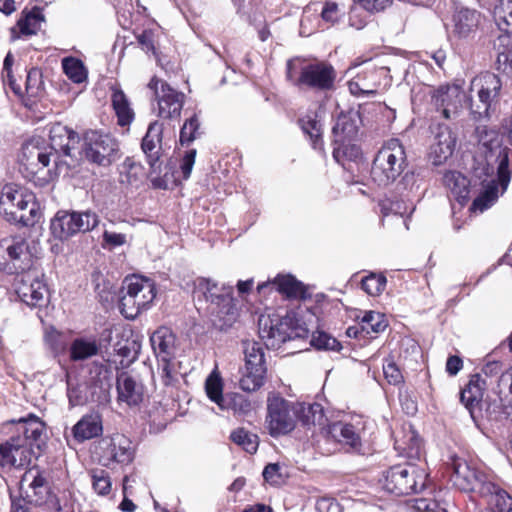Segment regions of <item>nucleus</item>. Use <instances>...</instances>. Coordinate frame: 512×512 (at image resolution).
Wrapping results in <instances>:
<instances>
[{
    "mask_svg": "<svg viewBox=\"0 0 512 512\" xmlns=\"http://www.w3.org/2000/svg\"><path fill=\"white\" fill-rule=\"evenodd\" d=\"M386 277L381 274L371 273L369 276L362 279V289L370 296L380 295L386 286Z\"/></svg>",
    "mask_w": 512,
    "mask_h": 512,
    "instance_id": "obj_49",
    "label": "nucleus"
},
{
    "mask_svg": "<svg viewBox=\"0 0 512 512\" xmlns=\"http://www.w3.org/2000/svg\"><path fill=\"white\" fill-rule=\"evenodd\" d=\"M445 186L450 190L452 196L459 202L464 203L469 196V180L459 172L449 171L443 178Z\"/></svg>",
    "mask_w": 512,
    "mask_h": 512,
    "instance_id": "obj_36",
    "label": "nucleus"
},
{
    "mask_svg": "<svg viewBox=\"0 0 512 512\" xmlns=\"http://www.w3.org/2000/svg\"><path fill=\"white\" fill-rule=\"evenodd\" d=\"M286 75L294 85L315 90L330 89L336 77L330 64L320 61L303 63L298 58L287 62Z\"/></svg>",
    "mask_w": 512,
    "mask_h": 512,
    "instance_id": "obj_5",
    "label": "nucleus"
},
{
    "mask_svg": "<svg viewBox=\"0 0 512 512\" xmlns=\"http://www.w3.org/2000/svg\"><path fill=\"white\" fill-rule=\"evenodd\" d=\"M195 293L203 295L210 303L209 311L218 317L221 328L230 327L236 321L238 309L232 297V286L199 278L195 282Z\"/></svg>",
    "mask_w": 512,
    "mask_h": 512,
    "instance_id": "obj_3",
    "label": "nucleus"
},
{
    "mask_svg": "<svg viewBox=\"0 0 512 512\" xmlns=\"http://www.w3.org/2000/svg\"><path fill=\"white\" fill-rule=\"evenodd\" d=\"M263 477L271 485H280L283 482L280 466L276 463L268 464L263 470Z\"/></svg>",
    "mask_w": 512,
    "mask_h": 512,
    "instance_id": "obj_58",
    "label": "nucleus"
},
{
    "mask_svg": "<svg viewBox=\"0 0 512 512\" xmlns=\"http://www.w3.org/2000/svg\"><path fill=\"white\" fill-rule=\"evenodd\" d=\"M453 21L454 33L460 38H467L475 33L480 21V14L473 9L461 8L455 13Z\"/></svg>",
    "mask_w": 512,
    "mask_h": 512,
    "instance_id": "obj_33",
    "label": "nucleus"
},
{
    "mask_svg": "<svg viewBox=\"0 0 512 512\" xmlns=\"http://www.w3.org/2000/svg\"><path fill=\"white\" fill-rule=\"evenodd\" d=\"M103 239L106 244L113 247L122 246L126 243V235L122 233L105 231Z\"/></svg>",
    "mask_w": 512,
    "mask_h": 512,
    "instance_id": "obj_64",
    "label": "nucleus"
},
{
    "mask_svg": "<svg viewBox=\"0 0 512 512\" xmlns=\"http://www.w3.org/2000/svg\"><path fill=\"white\" fill-rule=\"evenodd\" d=\"M156 297L155 283L148 278L133 275L123 283L120 311L127 319H135Z\"/></svg>",
    "mask_w": 512,
    "mask_h": 512,
    "instance_id": "obj_6",
    "label": "nucleus"
},
{
    "mask_svg": "<svg viewBox=\"0 0 512 512\" xmlns=\"http://www.w3.org/2000/svg\"><path fill=\"white\" fill-rule=\"evenodd\" d=\"M98 216L90 211H58L51 220L50 230L59 240H67L77 233H84L98 225Z\"/></svg>",
    "mask_w": 512,
    "mask_h": 512,
    "instance_id": "obj_10",
    "label": "nucleus"
},
{
    "mask_svg": "<svg viewBox=\"0 0 512 512\" xmlns=\"http://www.w3.org/2000/svg\"><path fill=\"white\" fill-rule=\"evenodd\" d=\"M268 287L275 289L289 298H298L304 294L302 283L291 275H279L273 281L259 284L257 288L258 291L261 292Z\"/></svg>",
    "mask_w": 512,
    "mask_h": 512,
    "instance_id": "obj_32",
    "label": "nucleus"
},
{
    "mask_svg": "<svg viewBox=\"0 0 512 512\" xmlns=\"http://www.w3.org/2000/svg\"><path fill=\"white\" fill-rule=\"evenodd\" d=\"M495 393L502 403L512 405V367L506 372L501 373Z\"/></svg>",
    "mask_w": 512,
    "mask_h": 512,
    "instance_id": "obj_48",
    "label": "nucleus"
},
{
    "mask_svg": "<svg viewBox=\"0 0 512 512\" xmlns=\"http://www.w3.org/2000/svg\"><path fill=\"white\" fill-rule=\"evenodd\" d=\"M103 432L102 420L99 414L84 415L73 427L74 439L81 443L100 436Z\"/></svg>",
    "mask_w": 512,
    "mask_h": 512,
    "instance_id": "obj_28",
    "label": "nucleus"
},
{
    "mask_svg": "<svg viewBox=\"0 0 512 512\" xmlns=\"http://www.w3.org/2000/svg\"><path fill=\"white\" fill-rule=\"evenodd\" d=\"M36 452L25 438L13 435L5 443L0 444V466L22 468L28 466Z\"/></svg>",
    "mask_w": 512,
    "mask_h": 512,
    "instance_id": "obj_17",
    "label": "nucleus"
},
{
    "mask_svg": "<svg viewBox=\"0 0 512 512\" xmlns=\"http://www.w3.org/2000/svg\"><path fill=\"white\" fill-rule=\"evenodd\" d=\"M92 486L99 495H107L110 493L112 483L108 472L102 469L93 470L91 472Z\"/></svg>",
    "mask_w": 512,
    "mask_h": 512,
    "instance_id": "obj_50",
    "label": "nucleus"
},
{
    "mask_svg": "<svg viewBox=\"0 0 512 512\" xmlns=\"http://www.w3.org/2000/svg\"><path fill=\"white\" fill-rule=\"evenodd\" d=\"M342 12L339 9L338 5L334 2H327L325 3L322 12L321 17L322 20L330 23L331 25L338 22V20L341 18Z\"/></svg>",
    "mask_w": 512,
    "mask_h": 512,
    "instance_id": "obj_57",
    "label": "nucleus"
},
{
    "mask_svg": "<svg viewBox=\"0 0 512 512\" xmlns=\"http://www.w3.org/2000/svg\"><path fill=\"white\" fill-rule=\"evenodd\" d=\"M388 326L384 314L375 311L366 312L361 320V330L367 334L383 332Z\"/></svg>",
    "mask_w": 512,
    "mask_h": 512,
    "instance_id": "obj_45",
    "label": "nucleus"
},
{
    "mask_svg": "<svg viewBox=\"0 0 512 512\" xmlns=\"http://www.w3.org/2000/svg\"><path fill=\"white\" fill-rule=\"evenodd\" d=\"M151 346L161 361L170 360L175 350V336L166 327H160L150 337Z\"/></svg>",
    "mask_w": 512,
    "mask_h": 512,
    "instance_id": "obj_31",
    "label": "nucleus"
},
{
    "mask_svg": "<svg viewBox=\"0 0 512 512\" xmlns=\"http://www.w3.org/2000/svg\"><path fill=\"white\" fill-rule=\"evenodd\" d=\"M233 443L240 446L246 452L253 454L257 451L259 445L258 436L244 428H238L230 436Z\"/></svg>",
    "mask_w": 512,
    "mask_h": 512,
    "instance_id": "obj_46",
    "label": "nucleus"
},
{
    "mask_svg": "<svg viewBox=\"0 0 512 512\" xmlns=\"http://www.w3.org/2000/svg\"><path fill=\"white\" fill-rule=\"evenodd\" d=\"M244 366L266 368L264 350L256 341H243Z\"/></svg>",
    "mask_w": 512,
    "mask_h": 512,
    "instance_id": "obj_40",
    "label": "nucleus"
},
{
    "mask_svg": "<svg viewBox=\"0 0 512 512\" xmlns=\"http://www.w3.org/2000/svg\"><path fill=\"white\" fill-rule=\"evenodd\" d=\"M348 85L350 92L354 95L375 93V83L370 85L364 82L360 74L350 80Z\"/></svg>",
    "mask_w": 512,
    "mask_h": 512,
    "instance_id": "obj_55",
    "label": "nucleus"
},
{
    "mask_svg": "<svg viewBox=\"0 0 512 512\" xmlns=\"http://www.w3.org/2000/svg\"><path fill=\"white\" fill-rule=\"evenodd\" d=\"M14 422L17 425L16 435L25 438L29 444H32L34 449H39L45 432L44 422L34 414H29L27 417L20 418Z\"/></svg>",
    "mask_w": 512,
    "mask_h": 512,
    "instance_id": "obj_26",
    "label": "nucleus"
},
{
    "mask_svg": "<svg viewBox=\"0 0 512 512\" xmlns=\"http://www.w3.org/2000/svg\"><path fill=\"white\" fill-rule=\"evenodd\" d=\"M292 318L293 324L289 329L290 340L294 338H306L310 332L309 328L304 323H300L294 316H292Z\"/></svg>",
    "mask_w": 512,
    "mask_h": 512,
    "instance_id": "obj_60",
    "label": "nucleus"
},
{
    "mask_svg": "<svg viewBox=\"0 0 512 512\" xmlns=\"http://www.w3.org/2000/svg\"><path fill=\"white\" fill-rule=\"evenodd\" d=\"M434 105L438 110L442 111V115L449 119L456 115L466 101L464 91L458 85L442 86L437 89L433 96Z\"/></svg>",
    "mask_w": 512,
    "mask_h": 512,
    "instance_id": "obj_21",
    "label": "nucleus"
},
{
    "mask_svg": "<svg viewBox=\"0 0 512 512\" xmlns=\"http://www.w3.org/2000/svg\"><path fill=\"white\" fill-rule=\"evenodd\" d=\"M406 438L407 440L403 441L396 440L395 448L410 455L414 452L418 453L420 448V439L418 436L413 431H410Z\"/></svg>",
    "mask_w": 512,
    "mask_h": 512,
    "instance_id": "obj_54",
    "label": "nucleus"
},
{
    "mask_svg": "<svg viewBox=\"0 0 512 512\" xmlns=\"http://www.w3.org/2000/svg\"><path fill=\"white\" fill-rule=\"evenodd\" d=\"M205 391L208 398L220 407L225 400V395L223 394V380L217 367L206 378Z\"/></svg>",
    "mask_w": 512,
    "mask_h": 512,
    "instance_id": "obj_39",
    "label": "nucleus"
},
{
    "mask_svg": "<svg viewBox=\"0 0 512 512\" xmlns=\"http://www.w3.org/2000/svg\"><path fill=\"white\" fill-rule=\"evenodd\" d=\"M452 481L454 485L465 492H478L481 496L494 489L490 477L472 467L466 460L454 458L452 461Z\"/></svg>",
    "mask_w": 512,
    "mask_h": 512,
    "instance_id": "obj_12",
    "label": "nucleus"
},
{
    "mask_svg": "<svg viewBox=\"0 0 512 512\" xmlns=\"http://www.w3.org/2000/svg\"><path fill=\"white\" fill-rule=\"evenodd\" d=\"M406 167V153L398 139L386 141L376 154L372 168L371 178L379 186L393 183Z\"/></svg>",
    "mask_w": 512,
    "mask_h": 512,
    "instance_id": "obj_4",
    "label": "nucleus"
},
{
    "mask_svg": "<svg viewBox=\"0 0 512 512\" xmlns=\"http://www.w3.org/2000/svg\"><path fill=\"white\" fill-rule=\"evenodd\" d=\"M383 373L388 383L392 385H398L403 382V375L393 361H387L383 365Z\"/></svg>",
    "mask_w": 512,
    "mask_h": 512,
    "instance_id": "obj_56",
    "label": "nucleus"
},
{
    "mask_svg": "<svg viewBox=\"0 0 512 512\" xmlns=\"http://www.w3.org/2000/svg\"><path fill=\"white\" fill-rule=\"evenodd\" d=\"M292 324L291 315L285 317L261 315L258 320L259 335L268 348L279 349L282 344L290 340L289 329Z\"/></svg>",
    "mask_w": 512,
    "mask_h": 512,
    "instance_id": "obj_14",
    "label": "nucleus"
},
{
    "mask_svg": "<svg viewBox=\"0 0 512 512\" xmlns=\"http://www.w3.org/2000/svg\"><path fill=\"white\" fill-rule=\"evenodd\" d=\"M117 400L129 407H140L147 398V390L137 375L122 372L116 381Z\"/></svg>",
    "mask_w": 512,
    "mask_h": 512,
    "instance_id": "obj_19",
    "label": "nucleus"
},
{
    "mask_svg": "<svg viewBox=\"0 0 512 512\" xmlns=\"http://www.w3.org/2000/svg\"><path fill=\"white\" fill-rule=\"evenodd\" d=\"M195 157H196V150L192 149L184 155L180 169L183 174L184 179H188L191 175L194 163H195Z\"/></svg>",
    "mask_w": 512,
    "mask_h": 512,
    "instance_id": "obj_59",
    "label": "nucleus"
},
{
    "mask_svg": "<svg viewBox=\"0 0 512 512\" xmlns=\"http://www.w3.org/2000/svg\"><path fill=\"white\" fill-rule=\"evenodd\" d=\"M200 123L196 115L186 120L180 131L181 144H189L197 138L199 133Z\"/></svg>",
    "mask_w": 512,
    "mask_h": 512,
    "instance_id": "obj_52",
    "label": "nucleus"
},
{
    "mask_svg": "<svg viewBox=\"0 0 512 512\" xmlns=\"http://www.w3.org/2000/svg\"><path fill=\"white\" fill-rule=\"evenodd\" d=\"M44 17L39 8H34L18 21V27L23 35H33L41 28Z\"/></svg>",
    "mask_w": 512,
    "mask_h": 512,
    "instance_id": "obj_47",
    "label": "nucleus"
},
{
    "mask_svg": "<svg viewBox=\"0 0 512 512\" xmlns=\"http://www.w3.org/2000/svg\"><path fill=\"white\" fill-rule=\"evenodd\" d=\"M311 344L317 349L340 351V342L325 332L314 333L311 339Z\"/></svg>",
    "mask_w": 512,
    "mask_h": 512,
    "instance_id": "obj_51",
    "label": "nucleus"
},
{
    "mask_svg": "<svg viewBox=\"0 0 512 512\" xmlns=\"http://www.w3.org/2000/svg\"><path fill=\"white\" fill-rule=\"evenodd\" d=\"M99 461L103 466L110 467L113 463L129 464L134 457L132 443L123 434H114L100 442Z\"/></svg>",
    "mask_w": 512,
    "mask_h": 512,
    "instance_id": "obj_16",
    "label": "nucleus"
},
{
    "mask_svg": "<svg viewBox=\"0 0 512 512\" xmlns=\"http://www.w3.org/2000/svg\"><path fill=\"white\" fill-rule=\"evenodd\" d=\"M487 388V382L481 374L473 375L469 383L460 393L461 402L469 409L472 410L478 406L483 399L484 392Z\"/></svg>",
    "mask_w": 512,
    "mask_h": 512,
    "instance_id": "obj_35",
    "label": "nucleus"
},
{
    "mask_svg": "<svg viewBox=\"0 0 512 512\" xmlns=\"http://www.w3.org/2000/svg\"><path fill=\"white\" fill-rule=\"evenodd\" d=\"M163 127L157 121L152 122L142 140V150L147 156L148 163L153 172L160 168L158 150L162 140Z\"/></svg>",
    "mask_w": 512,
    "mask_h": 512,
    "instance_id": "obj_27",
    "label": "nucleus"
},
{
    "mask_svg": "<svg viewBox=\"0 0 512 512\" xmlns=\"http://www.w3.org/2000/svg\"><path fill=\"white\" fill-rule=\"evenodd\" d=\"M0 214L11 223L33 226L40 218L39 204L35 196L16 184H7L0 195Z\"/></svg>",
    "mask_w": 512,
    "mask_h": 512,
    "instance_id": "obj_2",
    "label": "nucleus"
},
{
    "mask_svg": "<svg viewBox=\"0 0 512 512\" xmlns=\"http://www.w3.org/2000/svg\"><path fill=\"white\" fill-rule=\"evenodd\" d=\"M111 103L118 125L128 127L134 121L135 112L128 96L119 87H112Z\"/></svg>",
    "mask_w": 512,
    "mask_h": 512,
    "instance_id": "obj_30",
    "label": "nucleus"
},
{
    "mask_svg": "<svg viewBox=\"0 0 512 512\" xmlns=\"http://www.w3.org/2000/svg\"><path fill=\"white\" fill-rule=\"evenodd\" d=\"M323 115L324 109L320 105H314L313 109L300 119L301 128L309 136L314 149L322 148Z\"/></svg>",
    "mask_w": 512,
    "mask_h": 512,
    "instance_id": "obj_25",
    "label": "nucleus"
},
{
    "mask_svg": "<svg viewBox=\"0 0 512 512\" xmlns=\"http://www.w3.org/2000/svg\"><path fill=\"white\" fill-rule=\"evenodd\" d=\"M358 2L369 12H379L385 9L391 0H358Z\"/></svg>",
    "mask_w": 512,
    "mask_h": 512,
    "instance_id": "obj_62",
    "label": "nucleus"
},
{
    "mask_svg": "<svg viewBox=\"0 0 512 512\" xmlns=\"http://www.w3.org/2000/svg\"><path fill=\"white\" fill-rule=\"evenodd\" d=\"M399 185L402 186L403 190H407L408 193L417 192L420 188L418 179L413 173H406Z\"/></svg>",
    "mask_w": 512,
    "mask_h": 512,
    "instance_id": "obj_63",
    "label": "nucleus"
},
{
    "mask_svg": "<svg viewBox=\"0 0 512 512\" xmlns=\"http://www.w3.org/2000/svg\"><path fill=\"white\" fill-rule=\"evenodd\" d=\"M5 252L16 272H24L33 264V256L27 241L21 236L4 238L0 241V253Z\"/></svg>",
    "mask_w": 512,
    "mask_h": 512,
    "instance_id": "obj_20",
    "label": "nucleus"
},
{
    "mask_svg": "<svg viewBox=\"0 0 512 512\" xmlns=\"http://www.w3.org/2000/svg\"><path fill=\"white\" fill-rule=\"evenodd\" d=\"M50 151L45 147H40L38 141H30L22 148V162L32 175H37L48 167L50 163L51 151H61L64 155L77 158L80 144L79 138L75 132L67 126L56 123L51 126L49 131Z\"/></svg>",
    "mask_w": 512,
    "mask_h": 512,
    "instance_id": "obj_1",
    "label": "nucleus"
},
{
    "mask_svg": "<svg viewBox=\"0 0 512 512\" xmlns=\"http://www.w3.org/2000/svg\"><path fill=\"white\" fill-rule=\"evenodd\" d=\"M267 368L244 366L240 373L239 386L243 391L254 392L264 384Z\"/></svg>",
    "mask_w": 512,
    "mask_h": 512,
    "instance_id": "obj_38",
    "label": "nucleus"
},
{
    "mask_svg": "<svg viewBox=\"0 0 512 512\" xmlns=\"http://www.w3.org/2000/svg\"><path fill=\"white\" fill-rule=\"evenodd\" d=\"M296 403H291L280 394L271 392L267 398V429L271 436L286 435L296 426Z\"/></svg>",
    "mask_w": 512,
    "mask_h": 512,
    "instance_id": "obj_8",
    "label": "nucleus"
},
{
    "mask_svg": "<svg viewBox=\"0 0 512 512\" xmlns=\"http://www.w3.org/2000/svg\"><path fill=\"white\" fill-rule=\"evenodd\" d=\"M296 421L300 420L304 425H324L325 415L323 407L318 403H296Z\"/></svg>",
    "mask_w": 512,
    "mask_h": 512,
    "instance_id": "obj_37",
    "label": "nucleus"
},
{
    "mask_svg": "<svg viewBox=\"0 0 512 512\" xmlns=\"http://www.w3.org/2000/svg\"><path fill=\"white\" fill-rule=\"evenodd\" d=\"M118 143L109 134L91 130L84 134L78 154L88 161L108 166L116 160Z\"/></svg>",
    "mask_w": 512,
    "mask_h": 512,
    "instance_id": "obj_9",
    "label": "nucleus"
},
{
    "mask_svg": "<svg viewBox=\"0 0 512 512\" xmlns=\"http://www.w3.org/2000/svg\"><path fill=\"white\" fill-rule=\"evenodd\" d=\"M357 112L341 113L333 127L334 141H354L358 133Z\"/></svg>",
    "mask_w": 512,
    "mask_h": 512,
    "instance_id": "obj_34",
    "label": "nucleus"
},
{
    "mask_svg": "<svg viewBox=\"0 0 512 512\" xmlns=\"http://www.w3.org/2000/svg\"><path fill=\"white\" fill-rule=\"evenodd\" d=\"M316 509L319 512H341L340 505L331 498H321L316 502Z\"/></svg>",
    "mask_w": 512,
    "mask_h": 512,
    "instance_id": "obj_61",
    "label": "nucleus"
},
{
    "mask_svg": "<svg viewBox=\"0 0 512 512\" xmlns=\"http://www.w3.org/2000/svg\"><path fill=\"white\" fill-rule=\"evenodd\" d=\"M148 88L153 90L157 102V115L164 119H175L181 114L185 95L165 81L153 77Z\"/></svg>",
    "mask_w": 512,
    "mask_h": 512,
    "instance_id": "obj_13",
    "label": "nucleus"
},
{
    "mask_svg": "<svg viewBox=\"0 0 512 512\" xmlns=\"http://www.w3.org/2000/svg\"><path fill=\"white\" fill-rule=\"evenodd\" d=\"M65 75L74 83H82L87 79V69L83 62L75 57H65L62 60Z\"/></svg>",
    "mask_w": 512,
    "mask_h": 512,
    "instance_id": "obj_44",
    "label": "nucleus"
},
{
    "mask_svg": "<svg viewBox=\"0 0 512 512\" xmlns=\"http://www.w3.org/2000/svg\"><path fill=\"white\" fill-rule=\"evenodd\" d=\"M456 138L446 126H440L430 147L429 157L436 166L443 164L453 154Z\"/></svg>",
    "mask_w": 512,
    "mask_h": 512,
    "instance_id": "obj_23",
    "label": "nucleus"
},
{
    "mask_svg": "<svg viewBox=\"0 0 512 512\" xmlns=\"http://www.w3.org/2000/svg\"><path fill=\"white\" fill-rule=\"evenodd\" d=\"M333 157L338 163L344 164L345 160L356 161L360 158L361 150L353 141H334Z\"/></svg>",
    "mask_w": 512,
    "mask_h": 512,
    "instance_id": "obj_43",
    "label": "nucleus"
},
{
    "mask_svg": "<svg viewBox=\"0 0 512 512\" xmlns=\"http://www.w3.org/2000/svg\"><path fill=\"white\" fill-rule=\"evenodd\" d=\"M501 87V80L494 73L487 72L472 80L471 90L477 92L479 100L476 108L473 107V104L469 105L471 113L475 118L487 115L492 102L498 97Z\"/></svg>",
    "mask_w": 512,
    "mask_h": 512,
    "instance_id": "obj_15",
    "label": "nucleus"
},
{
    "mask_svg": "<svg viewBox=\"0 0 512 512\" xmlns=\"http://www.w3.org/2000/svg\"><path fill=\"white\" fill-rule=\"evenodd\" d=\"M219 409L222 411L232 410L235 415H246L252 410V405L242 394L227 393Z\"/></svg>",
    "mask_w": 512,
    "mask_h": 512,
    "instance_id": "obj_41",
    "label": "nucleus"
},
{
    "mask_svg": "<svg viewBox=\"0 0 512 512\" xmlns=\"http://www.w3.org/2000/svg\"><path fill=\"white\" fill-rule=\"evenodd\" d=\"M98 353V346L94 340L84 338L75 339L70 346V358L73 361L88 359Z\"/></svg>",
    "mask_w": 512,
    "mask_h": 512,
    "instance_id": "obj_42",
    "label": "nucleus"
},
{
    "mask_svg": "<svg viewBox=\"0 0 512 512\" xmlns=\"http://www.w3.org/2000/svg\"><path fill=\"white\" fill-rule=\"evenodd\" d=\"M328 435L342 445L350 447L354 451H360L362 443L359 432L350 423L335 422L329 425Z\"/></svg>",
    "mask_w": 512,
    "mask_h": 512,
    "instance_id": "obj_29",
    "label": "nucleus"
},
{
    "mask_svg": "<svg viewBox=\"0 0 512 512\" xmlns=\"http://www.w3.org/2000/svg\"><path fill=\"white\" fill-rule=\"evenodd\" d=\"M497 161V181L491 180L484 186L482 193L473 201L471 209L474 211L483 212L491 207L510 183L512 169L505 149H499Z\"/></svg>",
    "mask_w": 512,
    "mask_h": 512,
    "instance_id": "obj_11",
    "label": "nucleus"
},
{
    "mask_svg": "<svg viewBox=\"0 0 512 512\" xmlns=\"http://www.w3.org/2000/svg\"><path fill=\"white\" fill-rule=\"evenodd\" d=\"M237 14L246 17L257 31L258 37L265 42L271 37V31L266 18L258 11L254 3H245V0H231Z\"/></svg>",
    "mask_w": 512,
    "mask_h": 512,
    "instance_id": "obj_24",
    "label": "nucleus"
},
{
    "mask_svg": "<svg viewBox=\"0 0 512 512\" xmlns=\"http://www.w3.org/2000/svg\"><path fill=\"white\" fill-rule=\"evenodd\" d=\"M46 284L38 278L24 276L16 286L19 299L30 307L42 306L47 295Z\"/></svg>",
    "mask_w": 512,
    "mask_h": 512,
    "instance_id": "obj_22",
    "label": "nucleus"
},
{
    "mask_svg": "<svg viewBox=\"0 0 512 512\" xmlns=\"http://www.w3.org/2000/svg\"><path fill=\"white\" fill-rule=\"evenodd\" d=\"M499 42L505 48L498 52L497 61L500 65H504V70L509 68L512 71V35L500 36Z\"/></svg>",
    "mask_w": 512,
    "mask_h": 512,
    "instance_id": "obj_53",
    "label": "nucleus"
},
{
    "mask_svg": "<svg viewBox=\"0 0 512 512\" xmlns=\"http://www.w3.org/2000/svg\"><path fill=\"white\" fill-rule=\"evenodd\" d=\"M20 495L26 502L42 505L50 496V489L38 468L25 471L19 483Z\"/></svg>",
    "mask_w": 512,
    "mask_h": 512,
    "instance_id": "obj_18",
    "label": "nucleus"
},
{
    "mask_svg": "<svg viewBox=\"0 0 512 512\" xmlns=\"http://www.w3.org/2000/svg\"><path fill=\"white\" fill-rule=\"evenodd\" d=\"M427 474L423 467L415 464H399L388 469L384 474L382 487L396 496L417 493L426 486Z\"/></svg>",
    "mask_w": 512,
    "mask_h": 512,
    "instance_id": "obj_7",
    "label": "nucleus"
}]
</instances>
